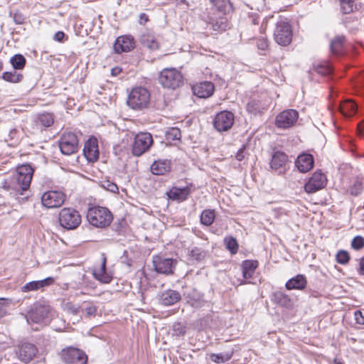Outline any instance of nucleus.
<instances>
[{"label": "nucleus", "mask_w": 364, "mask_h": 364, "mask_svg": "<svg viewBox=\"0 0 364 364\" xmlns=\"http://www.w3.org/2000/svg\"><path fill=\"white\" fill-rule=\"evenodd\" d=\"M106 188L110 192L115 193L118 191V187L116 184L110 182H107V186Z\"/></svg>", "instance_id": "56"}, {"label": "nucleus", "mask_w": 364, "mask_h": 364, "mask_svg": "<svg viewBox=\"0 0 364 364\" xmlns=\"http://www.w3.org/2000/svg\"><path fill=\"white\" fill-rule=\"evenodd\" d=\"M61 357L67 364H85L87 357L78 348L68 347L61 351Z\"/></svg>", "instance_id": "8"}, {"label": "nucleus", "mask_w": 364, "mask_h": 364, "mask_svg": "<svg viewBox=\"0 0 364 364\" xmlns=\"http://www.w3.org/2000/svg\"><path fill=\"white\" fill-rule=\"evenodd\" d=\"M190 257L197 261L203 259L205 257V252L200 248L194 247L190 252Z\"/></svg>", "instance_id": "44"}, {"label": "nucleus", "mask_w": 364, "mask_h": 364, "mask_svg": "<svg viewBox=\"0 0 364 364\" xmlns=\"http://www.w3.org/2000/svg\"><path fill=\"white\" fill-rule=\"evenodd\" d=\"M166 139L168 141L180 140L181 134V130L176 127L168 128L165 132Z\"/></svg>", "instance_id": "33"}, {"label": "nucleus", "mask_w": 364, "mask_h": 364, "mask_svg": "<svg viewBox=\"0 0 364 364\" xmlns=\"http://www.w3.org/2000/svg\"><path fill=\"white\" fill-rule=\"evenodd\" d=\"M191 193V187L188 186L184 188L173 186L166 193V195L172 200L181 202L186 200Z\"/></svg>", "instance_id": "20"}, {"label": "nucleus", "mask_w": 364, "mask_h": 364, "mask_svg": "<svg viewBox=\"0 0 364 364\" xmlns=\"http://www.w3.org/2000/svg\"><path fill=\"white\" fill-rule=\"evenodd\" d=\"M341 10L344 14L352 12L355 7V0H339Z\"/></svg>", "instance_id": "40"}, {"label": "nucleus", "mask_w": 364, "mask_h": 364, "mask_svg": "<svg viewBox=\"0 0 364 364\" xmlns=\"http://www.w3.org/2000/svg\"><path fill=\"white\" fill-rule=\"evenodd\" d=\"M34 169L28 164H25L16 168L18 184L23 191L27 190L31 184Z\"/></svg>", "instance_id": "11"}, {"label": "nucleus", "mask_w": 364, "mask_h": 364, "mask_svg": "<svg viewBox=\"0 0 364 364\" xmlns=\"http://www.w3.org/2000/svg\"><path fill=\"white\" fill-rule=\"evenodd\" d=\"M212 29L216 31H225L227 28V20L224 16H220L218 18H212L209 23Z\"/></svg>", "instance_id": "29"}, {"label": "nucleus", "mask_w": 364, "mask_h": 364, "mask_svg": "<svg viewBox=\"0 0 364 364\" xmlns=\"http://www.w3.org/2000/svg\"><path fill=\"white\" fill-rule=\"evenodd\" d=\"M225 243L226 248L231 252V254H236L238 250V244L235 237H226L225 238Z\"/></svg>", "instance_id": "37"}, {"label": "nucleus", "mask_w": 364, "mask_h": 364, "mask_svg": "<svg viewBox=\"0 0 364 364\" xmlns=\"http://www.w3.org/2000/svg\"><path fill=\"white\" fill-rule=\"evenodd\" d=\"M295 166L301 173L309 171L314 166V161H294Z\"/></svg>", "instance_id": "32"}, {"label": "nucleus", "mask_w": 364, "mask_h": 364, "mask_svg": "<svg viewBox=\"0 0 364 364\" xmlns=\"http://www.w3.org/2000/svg\"><path fill=\"white\" fill-rule=\"evenodd\" d=\"M232 357L230 353H212L210 355V359L211 361L216 363H222L228 361Z\"/></svg>", "instance_id": "38"}, {"label": "nucleus", "mask_w": 364, "mask_h": 364, "mask_svg": "<svg viewBox=\"0 0 364 364\" xmlns=\"http://www.w3.org/2000/svg\"><path fill=\"white\" fill-rule=\"evenodd\" d=\"M150 169L154 175H164L171 170L170 161H154Z\"/></svg>", "instance_id": "24"}, {"label": "nucleus", "mask_w": 364, "mask_h": 364, "mask_svg": "<svg viewBox=\"0 0 364 364\" xmlns=\"http://www.w3.org/2000/svg\"><path fill=\"white\" fill-rule=\"evenodd\" d=\"M268 165L272 171L282 173L284 171V161H268Z\"/></svg>", "instance_id": "41"}, {"label": "nucleus", "mask_w": 364, "mask_h": 364, "mask_svg": "<svg viewBox=\"0 0 364 364\" xmlns=\"http://www.w3.org/2000/svg\"><path fill=\"white\" fill-rule=\"evenodd\" d=\"M234 114L229 111H222L216 114L213 121V125L218 132H224L230 129L233 125Z\"/></svg>", "instance_id": "14"}, {"label": "nucleus", "mask_w": 364, "mask_h": 364, "mask_svg": "<svg viewBox=\"0 0 364 364\" xmlns=\"http://www.w3.org/2000/svg\"><path fill=\"white\" fill-rule=\"evenodd\" d=\"M95 278L102 283H109L112 277L106 272V257L102 255V264L98 268H95L93 271Z\"/></svg>", "instance_id": "23"}, {"label": "nucleus", "mask_w": 364, "mask_h": 364, "mask_svg": "<svg viewBox=\"0 0 364 364\" xmlns=\"http://www.w3.org/2000/svg\"><path fill=\"white\" fill-rule=\"evenodd\" d=\"M2 78L6 81L16 83L22 80L23 76L21 74H18L16 71L5 72L3 73Z\"/></svg>", "instance_id": "35"}, {"label": "nucleus", "mask_w": 364, "mask_h": 364, "mask_svg": "<svg viewBox=\"0 0 364 364\" xmlns=\"http://www.w3.org/2000/svg\"><path fill=\"white\" fill-rule=\"evenodd\" d=\"M216 9L222 13H225L230 6L229 0H210Z\"/></svg>", "instance_id": "39"}, {"label": "nucleus", "mask_w": 364, "mask_h": 364, "mask_svg": "<svg viewBox=\"0 0 364 364\" xmlns=\"http://www.w3.org/2000/svg\"><path fill=\"white\" fill-rule=\"evenodd\" d=\"M60 225L67 230H74L81 223V215L75 209L64 208L59 213Z\"/></svg>", "instance_id": "3"}, {"label": "nucleus", "mask_w": 364, "mask_h": 364, "mask_svg": "<svg viewBox=\"0 0 364 364\" xmlns=\"http://www.w3.org/2000/svg\"><path fill=\"white\" fill-rule=\"evenodd\" d=\"M83 154L86 159H99L100 150L97 138L90 136L85 142Z\"/></svg>", "instance_id": "16"}, {"label": "nucleus", "mask_w": 364, "mask_h": 364, "mask_svg": "<svg viewBox=\"0 0 364 364\" xmlns=\"http://www.w3.org/2000/svg\"><path fill=\"white\" fill-rule=\"evenodd\" d=\"M351 247L356 250L361 249L364 247V238L362 236H355L351 242Z\"/></svg>", "instance_id": "46"}, {"label": "nucleus", "mask_w": 364, "mask_h": 364, "mask_svg": "<svg viewBox=\"0 0 364 364\" xmlns=\"http://www.w3.org/2000/svg\"><path fill=\"white\" fill-rule=\"evenodd\" d=\"M155 270L160 274H172L176 267L177 261L172 258H166L161 256H155L153 258Z\"/></svg>", "instance_id": "12"}, {"label": "nucleus", "mask_w": 364, "mask_h": 364, "mask_svg": "<svg viewBox=\"0 0 364 364\" xmlns=\"http://www.w3.org/2000/svg\"><path fill=\"white\" fill-rule=\"evenodd\" d=\"M360 271L364 274V257H363L360 262Z\"/></svg>", "instance_id": "60"}, {"label": "nucleus", "mask_w": 364, "mask_h": 364, "mask_svg": "<svg viewBox=\"0 0 364 364\" xmlns=\"http://www.w3.org/2000/svg\"><path fill=\"white\" fill-rule=\"evenodd\" d=\"M362 191V184L360 182L354 183L353 186L350 189L351 194L357 196Z\"/></svg>", "instance_id": "52"}, {"label": "nucleus", "mask_w": 364, "mask_h": 364, "mask_svg": "<svg viewBox=\"0 0 364 364\" xmlns=\"http://www.w3.org/2000/svg\"><path fill=\"white\" fill-rule=\"evenodd\" d=\"M316 71L322 75H327L331 73V68L328 65L318 64L314 66Z\"/></svg>", "instance_id": "45"}, {"label": "nucleus", "mask_w": 364, "mask_h": 364, "mask_svg": "<svg viewBox=\"0 0 364 364\" xmlns=\"http://www.w3.org/2000/svg\"><path fill=\"white\" fill-rule=\"evenodd\" d=\"M354 157H364V154L362 155V154H355L353 155Z\"/></svg>", "instance_id": "64"}, {"label": "nucleus", "mask_w": 364, "mask_h": 364, "mask_svg": "<svg viewBox=\"0 0 364 364\" xmlns=\"http://www.w3.org/2000/svg\"><path fill=\"white\" fill-rule=\"evenodd\" d=\"M274 39L280 46H286L292 40V30L289 23L285 20L277 21L274 31Z\"/></svg>", "instance_id": "5"}, {"label": "nucleus", "mask_w": 364, "mask_h": 364, "mask_svg": "<svg viewBox=\"0 0 364 364\" xmlns=\"http://www.w3.org/2000/svg\"><path fill=\"white\" fill-rule=\"evenodd\" d=\"M65 200V195L60 191H51L43 193L41 197L42 204L48 208L61 206Z\"/></svg>", "instance_id": "13"}, {"label": "nucleus", "mask_w": 364, "mask_h": 364, "mask_svg": "<svg viewBox=\"0 0 364 364\" xmlns=\"http://www.w3.org/2000/svg\"><path fill=\"white\" fill-rule=\"evenodd\" d=\"M215 218V210L206 209L204 210L200 215V222L203 225L209 226L213 223Z\"/></svg>", "instance_id": "30"}, {"label": "nucleus", "mask_w": 364, "mask_h": 364, "mask_svg": "<svg viewBox=\"0 0 364 364\" xmlns=\"http://www.w3.org/2000/svg\"><path fill=\"white\" fill-rule=\"evenodd\" d=\"M17 134H18V132L15 129H11L9 134V139L11 141H14V142L11 143L12 145L17 143L18 141V137L17 136Z\"/></svg>", "instance_id": "55"}, {"label": "nucleus", "mask_w": 364, "mask_h": 364, "mask_svg": "<svg viewBox=\"0 0 364 364\" xmlns=\"http://www.w3.org/2000/svg\"><path fill=\"white\" fill-rule=\"evenodd\" d=\"M149 20L148 16L145 14H141L139 15V23L144 24Z\"/></svg>", "instance_id": "59"}, {"label": "nucleus", "mask_w": 364, "mask_h": 364, "mask_svg": "<svg viewBox=\"0 0 364 364\" xmlns=\"http://www.w3.org/2000/svg\"><path fill=\"white\" fill-rule=\"evenodd\" d=\"M298 117L299 113L296 110L286 109L277 116L275 124L278 128L288 129L295 124Z\"/></svg>", "instance_id": "10"}, {"label": "nucleus", "mask_w": 364, "mask_h": 364, "mask_svg": "<svg viewBox=\"0 0 364 364\" xmlns=\"http://www.w3.org/2000/svg\"><path fill=\"white\" fill-rule=\"evenodd\" d=\"M257 46L259 49L264 50L268 47V42L265 38H260L257 41Z\"/></svg>", "instance_id": "54"}, {"label": "nucleus", "mask_w": 364, "mask_h": 364, "mask_svg": "<svg viewBox=\"0 0 364 364\" xmlns=\"http://www.w3.org/2000/svg\"><path fill=\"white\" fill-rule=\"evenodd\" d=\"M153 144V138L148 132L139 133L136 135L132 146L134 156L138 157L147 151Z\"/></svg>", "instance_id": "7"}, {"label": "nucleus", "mask_w": 364, "mask_h": 364, "mask_svg": "<svg viewBox=\"0 0 364 364\" xmlns=\"http://www.w3.org/2000/svg\"><path fill=\"white\" fill-rule=\"evenodd\" d=\"M6 314V311L3 309V308H0V318L4 316Z\"/></svg>", "instance_id": "62"}, {"label": "nucleus", "mask_w": 364, "mask_h": 364, "mask_svg": "<svg viewBox=\"0 0 364 364\" xmlns=\"http://www.w3.org/2000/svg\"><path fill=\"white\" fill-rule=\"evenodd\" d=\"M181 299V294L173 289H168L161 293L159 302L164 306H171Z\"/></svg>", "instance_id": "21"}, {"label": "nucleus", "mask_w": 364, "mask_h": 364, "mask_svg": "<svg viewBox=\"0 0 364 364\" xmlns=\"http://www.w3.org/2000/svg\"><path fill=\"white\" fill-rule=\"evenodd\" d=\"M247 110L253 114H256L259 112V107L257 102L252 100L247 105Z\"/></svg>", "instance_id": "49"}, {"label": "nucleus", "mask_w": 364, "mask_h": 364, "mask_svg": "<svg viewBox=\"0 0 364 364\" xmlns=\"http://www.w3.org/2000/svg\"><path fill=\"white\" fill-rule=\"evenodd\" d=\"M326 183V176L321 171H316L306 183L304 190L308 193H316L323 188Z\"/></svg>", "instance_id": "15"}, {"label": "nucleus", "mask_w": 364, "mask_h": 364, "mask_svg": "<svg viewBox=\"0 0 364 364\" xmlns=\"http://www.w3.org/2000/svg\"><path fill=\"white\" fill-rule=\"evenodd\" d=\"M0 187L6 191L11 190V186L6 180H3L0 182Z\"/></svg>", "instance_id": "58"}, {"label": "nucleus", "mask_w": 364, "mask_h": 364, "mask_svg": "<svg viewBox=\"0 0 364 364\" xmlns=\"http://www.w3.org/2000/svg\"><path fill=\"white\" fill-rule=\"evenodd\" d=\"M65 37V33L63 31H58L54 36V40L58 42L63 41Z\"/></svg>", "instance_id": "57"}, {"label": "nucleus", "mask_w": 364, "mask_h": 364, "mask_svg": "<svg viewBox=\"0 0 364 364\" xmlns=\"http://www.w3.org/2000/svg\"><path fill=\"white\" fill-rule=\"evenodd\" d=\"M141 42L145 46L151 50L157 49L159 47L158 42L154 37L149 34L142 36Z\"/></svg>", "instance_id": "34"}, {"label": "nucleus", "mask_w": 364, "mask_h": 364, "mask_svg": "<svg viewBox=\"0 0 364 364\" xmlns=\"http://www.w3.org/2000/svg\"><path fill=\"white\" fill-rule=\"evenodd\" d=\"M250 154L249 153V148L246 145H243L242 148H240L236 154V159L240 160L244 159L245 158H249Z\"/></svg>", "instance_id": "47"}, {"label": "nucleus", "mask_w": 364, "mask_h": 364, "mask_svg": "<svg viewBox=\"0 0 364 364\" xmlns=\"http://www.w3.org/2000/svg\"><path fill=\"white\" fill-rule=\"evenodd\" d=\"M37 353L36 346L31 343H25L19 346L16 355L19 360L23 363H28L33 360Z\"/></svg>", "instance_id": "17"}, {"label": "nucleus", "mask_w": 364, "mask_h": 364, "mask_svg": "<svg viewBox=\"0 0 364 364\" xmlns=\"http://www.w3.org/2000/svg\"><path fill=\"white\" fill-rule=\"evenodd\" d=\"M286 155L284 152L279 151V150H272V159L276 160V159H284L286 158Z\"/></svg>", "instance_id": "51"}, {"label": "nucleus", "mask_w": 364, "mask_h": 364, "mask_svg": "<svg viewBox=\"0 0 364 364\" xmlns=\"http://www.w3.org/2000/svg\"><path fill=\"white\" fill-rule=\"evenodd\" d=\"M150 102V93L147 89L143 87L133 88L127 98V105L135 110H141L146 108Z\"/></svg>", "instance_id": "2"}, {"label": "nucleus", "mask_w": 364, "mask_h": 364, "mask_svg": "<svg viewBox=\"0 0 364 364\" xmlns=\"http://www.w3.org/2000/svg\"><path fill=\"white\" fill-rule=\"evenodd\" d=\"M317 157L318 155L314 151H311L307 152H302L296 157V159H314L315 158Z\"/></svg>", "instance_id": "48"}, {"label": "nucleus", "mask_w": 364, "mask_h": 364, "mask_svg": "<svg viewBox=\"0 0 364 364\" xmlns=\"http://www.w3.org/2000/svg\"><path fill=\"white\" fill-rule=\"evenodd\" d=\"M50 308L48 305L36 304L26 316L27 321L41 323H46L50 318Z\"/></svg>", "instance_id": "6"}, {"label": "nucleus", "mask_w": 364, "mask_h": 364, "mask_svg": "<svg viewBox=\"0 0 364 364\" xmlns=\"http://www.w3.org/2000/svg\"><path fill=\"white\" fill-rule=\"evenodd\" d=\"M97 308L92 304H89L85 308V311L87 316H95L96 314Z\"/></svg>", "instance_id": "50"}, {"label": "nucleus", "mask_w": 364, "mask_h": 364, "mask_svg": "<svg viewBox=\"0 0 364 364\" xmlns=\"http://www.w3.org/2000/svg\"><path fill=\"white\" fill-rule=\"evenodd\" d=\"M11 63L14 69L21 70L25 66L26 59L22 55L17 54L11 58Z\"/></svg>", "instance_id": "36"}, {"label": "nucleus", "mask_w": 364, "mask_h": 364, "mask_svg": "<svg viewBox=\"0 0 364 364\" xmlns=\"http://www.w3.org/2000/svg\"><path fill=\"white\" fill-rule=\"evenodd\" d=\"M120 70H120L119 68H113V69L112 70V75H117L118 73H119V72H120Z\"/></svg>", "instance_id": "61"}, {"label": "nucleus", "mask_w": 364, "mask_h": 364, "mask_svg": "<svg viewBox=\"0 0 364 364\" xmlns=\"http://www.w3.org/2000/svg\"><path fill=\"white\" fill-rule=\"evenodd\" d=\"M344 37L337 36L331 42V50L335 55L342 53Z\"/></svg>", "instance_id": "31"}, {"label": "nucleus", "mask_w": 364, "mask_h": 364, "mask_svg": "<svg viewBox=\"0 0 364 364\" xmlns=\"http://www.w3.org/2000/svg\"><path fill=\"white\" fill-rule=\"evenodd\" d=\"M59 147L64 155H70L77 150L78 139L75 134L67 132L63 134L59 141Z\"/></svg>", "instance_id": "9"}, {"label": "nucleus", "mask_w": 364, "mask_h": 364, "mask_svg": "<svg viewBox=\"0 0 364 364\" xmlns=\"http://www.w3.org/2000/svg\"><path fill=\"white\" fill-rule=\"evenodd\" d=\"M192 89L197 97L207 98L213 95L215 87L211 82L204 81L193 85Z\"/></svg>", "instance_id": "19"}, {"label": "nucleus", "mask_w": 364, "mask_h": 364, "mask_svg": "<svg viewBox=\"0 0 364 364\" xmlns=\"http://www.w3.org/2000/svg\"><path fill=\"white\" fill-rule=\"evenodd\" d=\"M286 288L289 290L291 289H304L306 286V277L302 274H298L288 280L286 283Z\"/></svg>", "instance_id": "25"}, {"label": "nucleus", "mask_w": 364, "mask_h": 364, "mask_svg": "<svg viewBox=\"0 0 364 364\" xmlns=\"http://www.w3.org/2000/svg\"><path fill=\"white\" fill-rule=\"evenodd\" d=\"M87 218L88 222L97 228H106L112 221L111 212L106 208L95 206L87 210Z\"/></svg>", "instance_id": "1"}, {"label": "nucleus", "mask_w": 364, "mask_h": 364, "mask_svg": "<svg viewBox=\"0 0 364 364\" xmlns=\"http://www.w3.org/2000/svg\"><path fill=\"white\" fill-rule=\"evenodd\" d=\"M334 364H342L337 358L334 359Z\"/></svg>", "instance_id": "63"}, {"label": "nucleus", "mask_w": 364, "mask_h": 364, "mask_svg": "<svg viewBox=\"0 0 364 364\" xmlns=\"http://www.w3.org/2000/svg\"><path fill=\"white\" fill-rule=\"evenodd\" d=\"M258 262L255 260H245L242 264V275L245 279H250L253 275Z\"/></svg>", "instance_id": "28"}, {"label": "nucleus", "mask_w": 364, "mask_h": 364, "mask_svg": "<svg viewBox=\"0 0 364 364\" xmlns=\"http://www.w3.org/2000/svg\"><path fill=\"white\" fill-rule=\"evenodd\" d=\"M39 122L43 127H48L53 124L54 119L51 114L46 113L40 115Z\"/></svg>", "instance_id": "42"}, {"label": "nucleus", "mask_w": 364, "mask_h": 364, "mask_svg": "<svg viewBox=\"0 0 364 364\" xmlns=\"http://www.w3.org/2000/svg\"><path fill=\"white\" fill-rule=\"evenodd\" d=\"M134 47V40L131 36L118 37L114 44V50L117 53L129 52Z\"/></svg>", "instance_id": "18"}, {"label": "nucleus", "mask_w": 364, "mask_h": 364, "mask_svg": "<svg viewBox=\"0 0 364 364\" xmlns=\"http://www.w3.org/2000/svg\"><path fill=\"white\" fill-rule=\"evenodd\" d=\"M54 283V278L47 277L42 280L33 281L26 283L21 287L23 292H28L31 291H36L43 289L46 287H48Z\"/></svg>", "instance_id": "22"}, {"label": "nucleus", "mask_w": 364, "mask_h": 364, "mask_svg": "<svg viewBox=\"0 0 364 364\" xmlns=\"http://www.w3.org/2000/svg\"><path fill=\"white\" fill-rule=\"evenodd\" d=\"M356 323L364 325V315L360 311H356L354 314Z\"/></svg>", "instance_id": "53"}, {"label": "nucleus", "mask_w": 364, "mask_h": 364, "mask_svg": "<svg viewBox=\"0 0 364 364\" xmlns=\"http://www.w3.org/2000/svg\"><path fill=\"white\" fill-rule=\"evenodd\" d=\"M350 259V255L347 251L340 250L336 254V261L341 264H346Z\"/></svg>", "instance_id": "43"}, {"label": "nucleus", "mask_w": 364, "mask_h": 364, "mask_svg": "<svg viewBox=\"0 0 364 364\" xmlns=\"http://www.w3.org/2000/svg\"><path fill=\"white\" fill-rule=\"evenodd\" d=\"M183 77L179 71L175 68L164 69L159 77V82L163 87L176 89L182 84Z\"/></svg>", "instance_id": "4"}, {"label": "nucleus", "mask_w": 364, "mask_h": 364, "mask_svg": "<svg viewBox=\"0 0 364 364\" xmlns=\"http://www.w3.org/2000/svg\"><path fill=\"white\" fill-rule=\"evenodd\" d=\"M338 109L343 116L350 117L356 112L357 105L353 101L348 100L338 105Z\"/></svg>", "instance_id": "26"}, {"label": "nucleus", "mask_w": 364, "mask_h": 364, "mask_svg": "<svg viewBox=\"0 0 364 364\" xmlns=\"http://www.w3.org/2000/svg\"><path fill=\"white\" fill-rule=\"evenodd\" d=\"M272 300L281 306L289 309L292 306V301L288 295L282 291H276L273 294Z\"/></svg>", "instance_id": "27"}]
</instances>
